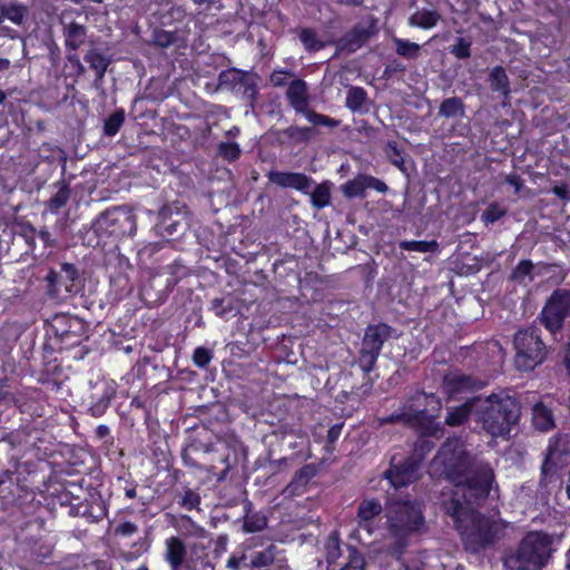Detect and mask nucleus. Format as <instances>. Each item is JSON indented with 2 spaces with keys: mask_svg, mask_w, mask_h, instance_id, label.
I'll return each instance as SVG.
<instances>
[{
  "mask_svg": "<svg viewBox=\"0 0 570 570\" xmlns=\"http://www.w3.org/2000/svg\"><path fill=\"white\" fill-rule=\"evenodd\" d=\"M430 472L444 476L454 485H466L478 498L495 499L498 487L493 484V471L488 466L472 469V458L460 439H449L431 462Z\"/></svg>",
  "mask_w": 570,
  "mask_h": 570,
  "instance_id": "nucleus-1",
  "label": "nucleus"
},
{
  "mask_svg": "<svg viewBox=\"0 0 570 570\" xmlns=\"http://www.w3.org/2000/svg\"><path fill=\"white\" fill-rule=\"evenodd\" d=\"M474 503L476 501H443L442 507L453 519L466 546L478 551L499 540L505 524L480 514Z\"/></svg>",
  "mask_w": 570,
  "mask_h": 570,
  "instance_id": "nucleus-2",
  "label": "nucleus"
},
{
  "mask_svg": "<svg viewBox=\"0 0 570 570\" xmlns=\"http://www.w3.org/2000/svg\"><path fill=\"white\" fill-rule=\"evenodd\" d=\"M520 407L517 400L507 392H499L485 399L479 397L476 419L492 436H505L517 424Z\"/></svg>",
  "mask_w": 570,
  "mask_h": 570,
  "instance_id": "nucleus-3",
  "label": "nucleus"
},
{
  "mask_svg": "<svg viewBox=\"0 0 570 570\" xmlns=\"http://www.w3.org/2000/svg\"><path fill=\"white\" fill-rule=\"evenodd\" d=\"M386 517L391 532L400 542L424 525L420 501H387Z\"/></svg>",
  "mask_w": 570,
  "mask_h": 570,
  "instance_id": "nucleus-4",
  "label": "nucleus"
},
{
  "mask_svg": "<svg viewBox=\"0 0 570 570\" xmlns=\"http://www.w3.org/2000/svg\"><path fill=\"white\" fill-rule=\"evenodd\" d=\"M440 400L434 394L416 393L402 407L401 413L390 416L384 422H404L405 424L424 428L425 423L436 416Z\"/></svg>",
  "mask_w": 570,
  "mask_h": 570,
  "instance_id": "nucleus-5",
  "label": "nucleus"
},
{
  "mask_svg": "<svg viewBox=\"0 0 570 570\" xmlns=\"http://www.w3.org/2000/svg\"><path fill=\"white\" fill-rule=\"evenodd\" d=\"M514 364L520 371H532L546 358V347L534 330L519 331L514 336Z\"/></svg>",
  "mask_w": 570,
  "mask_h": 570,
  "instance_id": "nucleus-6",
  "label": "nucleus"
},
{
  "mask_svg": "<svg viewBox=\"0 0 570 570\" xmlns=\"http://www.w3.org/2000/svg\"><path fill=\"white\" fill-rule=\"evenodd\" d=\"M570 316V292L556 291L541 312V322L550 331H558Z\"/></svg>",
  "mask_w": 570,
  "mask_h": 570,
  "instance_id": "nucleus-7",
  "label": "nucleus"
},
{
  "mask_svg": "<svg viewBox=\"0 0 570 570\" xmlns=\"http://www.w3.org/2000/svg\"><path fill=\"white\" fill-rule=\"evenodd\" d=\"M390 334L391 328L385 324L367 327L363 340L361 356V363L365 371H370L373 367L382 346Z\"/></svg>",
  "mask_w": 570,
  "mask_h": 570,
  "instance_id": "nucleus-8",
  "label": "nucleus"
},
{
  "mask_svg": "<svg viewBox=\"0 0 570 570\" xmlns=\"http://www.w3.org/2000/svg\"><path fill=\"white\" fill-rule=\"evenodd\" d=\"M551 540L542 532H530L520 542L518 549L532 563H537V570H540L549 557Z\"/></svg>",
  "mask_w": 570,
  "mask_h": 570,
  "instance_id": "nucleus-9",
  "label": "nucleus"
},
{
  "mask_svg": "<svg viewBox=\"0 0 570 570\" xmlns=\"http://www.w3.org/2000/svg\"><path fill=\"white\" fill-rule=\"evenodd\" d=\"M249 561L245 567L250 570H288L285 551L275 544H269L263 550L248 553Z\"/></svg>",
  "mask_w": 570,
  "mask_h": 570,
  "instance_id": "nucleus-10",
  "label": "nucleus"
},
{
  "mask_svg": "<svg viewBox=\"0 0 570 570\" xmlns=\"http://www.w3.org/2000/svg\"><path fill=\"white\" fill-rule=\"evenodd\" d=\"M564 454V444L561 438H553L547 449L546 459L541 466L542 481L541 484L559 485L558 464Z\"/></svg>",
  "mask_w": 570,
  "mask_h": 570,
  "instance_id": "nucleus-11",
  "label": "nucleus"
},
{
  "mask_svg": "<svg viewBox=\"0 0 570 570\" xmlns=\"http://www.w3.org/2000/svg\"><path fill=\"white\" fill-rule=\"evenodd\" d=\"M417 475L419 463L409 459L401 464H392L381 481L389 488L397 490L414 482L417 479Z\"/></svg>",
  "mask_w": 570,
  "mask_h": 570,
  "instance_id": "nucleus-12",
  "label": "nucleus"
},
{
  "mask_svg": "<svg viewBox=\"0 0 570 570\" xmlns=\"http://www.w3.org/2000/svg\"><path fill=\"white\" fill-rule=\"evenodd\" d=\"M481 384L459 371L449 372L443 379V392L448 395L449 400H459L466 394L480 389Z\"/></svg>",
  "mask_w": 570,
  "mask_h": 570,
  "instance_id": "nucleus-13",
  "label": "nucleus"
},
{
  "mask_svg": "<svg viewBox=\"0 0 570 570\" xmlns=\"http://www.w3.org/2000/svg\"><path fill=\"white\" fill-rule=\"evenodd\" d=\"M267 177L271 183L283 187L294 188L296 190L308 193L312 187L313 180L301 173H284V171H269Z\"/></svg>",
  "mask_w": 570,
  "mask_h": 570,
  "instance_id": "nucleus-14",
  "label": "nucleus"
},
{
  "mask_svg": "<svg viewBox=\"0 0 570 570\" xmlns=\"http://www.w3.org/2000/svg\"><path fill=\"white\" fill-rule=\"evenodd\" d=\"M61 505L68 507L71 515L81 517L89 522L98 521L107 513L105 501H79L76 505H70L69 501H61Z\"/></svg>",
  "mask_w": 570,
  "mask_h": 570,
  "instance_id": "nucleus-15",
  "label": "nucleus"
},
{
  "mask_svg": "<svg viewBox=\"0 0 570 570\" xmlns=\"http://www.w3.org/2000/svg\"><path fill=\"white\" fill-rule=\"evenodd\" d=\"M165 560L168 562L170 570H181L187 561V548L183 540L178 537H170L165 542Z\"/></svg>",
  "mask_w": 570,
  "mask_h": 570,
  "instance_id": "nucleus-16",
  "label": "nucleus"
},
{
  "mask_svg": "<svg viewBox=\"0 0 570 570\" xmlns=\"http://www.w3.org/2000/svg\"><path fill=\"white\" fill-rule=\"evenodd\" d=\"M478 405L479 397H473L459 406L451 407L445 417V423L450 426H459L463 424L473 410L476 412Z\"/></svg>",
  "mask_w": 570,
  "mask_h": 570,
  "instance_id": "nucleus-17",
  "label": "nucleus"
},
{
  "mask_svg": "<svg viewBox=\"0 0 570 570\" xmlns=\"http://www.w3.org/2000/svg\"><path fill=\"white\" fill-rule=\"evenodd\" d=\"M286 95L287 99L289 100V104L297 112L306 111V107H308V100L307 87L305 81L301 79L292 81Z\"/></svg>",
  "mask_w": 570,
  "mask_h": 570,
  "instance_id": "nucleus-18",
  "label": "nucleus"
},
{
  "mask_svg": "<svg viewBox=\"0 0 570 570\" xmlns=\"http://www.w3.org/2000/svg\"><path fill=\"white\" fill-rule=\"evenodd\" d=\"M315 475V469L312 465L303 466L295 475L293 482L287 487L288 495L299 497L306 492L309 481Z\"/></svg>",
  "mask_w": 570,
  "mask_h": 570,
  "instance_id": "nucleus-19",
  "label": "nucleus"
},
{
  "mask_svg": "<svg viewBox=\"0 0 570 570\" xmlns=\"http://www.w3.org/2000/svg\"><path fill=\"white\" fill-rule=\"evenodd\" d=\"M381 512L382 505L379 501H362L357 511L360 527L371 534L372 528L370 521Z\"/></svg>",
  "mask_w": 570,
  "mask_h": 570,
  "instance_id": "nucleus-20",
  "label": "nucleus"
},
{
  "mask_svg": "<svg viewBox=\"0 0 570 570\" xmlns=\"http://www.w3.org/2000/svg\"><path fill=\"white\" fill-rule=\"evenodd\" d=\"M267 525V517L262 512H257L253 510L252 502H247L245 505V517H244V531L252 533L262 531Z\"/></svg>",
  "mask_w": 570,
  "mask_h": 570,
  "instance_id": "nucleus-21",
  "label": "nucleus"
},
{
  "mask_svg": "<svg viewBox=\"0 0 570 570\" xmlns=\"http://www.w3.org/2000/svg\"><path fill=\"white\" fill-rule=\"evenodd\" d=\"M326 561L328 570H337L342 557L341 541L336 531L332 532L325 543Z\"/></svg>",
  "mask_w": 570,
  "mask_h": 570,
  "instance_id": "nucleus-22",
  "label": "nucleus"
},
{
  "mask_svg": "<svg viewBox=\"0 0 570 570\" xmlns=\"http://www.w3.org/2000/svg\"><path fill=\"white\" fill-rule=\"evenodd\" d=\"M532 422L535 429L549 431L554 425L553 414L548 406L539 402L533 406Z\"/></svg>",
  "mask_w": 570,
  "mask_h": 570,
  "instance_id": "nucleus-23",
  "label": "nucleus"
},
{
  "mask_svg": "<svg viewBox=\"0 0 570 570\" xmlns=\"http://www.w3.org/2000/svg\"><path fill=\"white\" fill-rule=\"evenodd\" d=\"M504 570H537V563L525 559L519 549L509 552L503 560Z\"/></svg>",
  "mask_w": 570,
  "mask_h": 570,
  "instance_id": "nucleus-24",
  "label": "nucleus"
},
{
  "mask_svg": "<svg viewBox=\"0 0 570 570\" xmlns=\"http://www.w3.org/2000/svg\"><path fill=\"white\" fill-rule=\"evenodd\" d=\"M440 16L434 10H419L410 17V24L423 29H431L436 26Z\"/></svg>",
  "mask_w": 570,
  "mask_h": 570,
  "instance_id": "nucleus-25",
  "label": "nucleus"
},
{
  "mask_svg": "<svg viewBox=\"0 0 570 570\" xmlns=\"http://www.w3.org/2000/svg\"><path fill=\"white\" fill-rule=\"evenodd\" d=\"M490 85L494 91L501 92L504 97L509 96V80L503 68L495 67L492 69L490 73Z\"/></svg>",
  "mask_w": 570,
  "mask_h": 570,
  "instance_id": "nucleus-26",
  "label": "nucleus"
},
{
  "mask_svg": "<svg viewBox=\"0 0 570 570\" xmlns=\"http://www.w3.org/2000/svg\"><path fill=\"white\" fill-rule=\"evenodd\" d=\"M347 561L341 563L337 570H364L365 558L364 556L353 546H346Z\"/></svg>",
  "mask_w": 570,
  "mask_h": 570,
  "instance_id": "nucleus-27",
  "label": "nucleus"
},
{
  "mask_svg": "<svg viewBox=\"0 0 570 570\" xmlns=\"http://www.w3.org/2000/svg\"><path fill=\"white\" fill-rule=\"evenodd\" d=\"M400 248L419 253H435L439 250L436 240H403Z\"/></svg>",
  "mask_w": 570,
  "mask_h": 570,
  "instance_id": "nucleus-28",
  "label": "nucleus"
},
{
  "mask_svg": "<svg viewBox=\"0 0 570 570\" xmlns=\"http://www.w3.org/2000/svg\"><path fill=\"white\" fill-rule=\"evenodd\" d=\"M312 205L317 208L326 207L331 202V188L327 183L317 185L311 193Z\"/></svg>",
  "mask_w": 570,
  "mask_h": 570,
  "instance_id": "nucleus-29",
  "label": "nucleus"
},
{
  "mask_svg": "<svg viewBox=\"0 0 570 570\" xmlns=\"http://www.w3.org/2000/svg\"><path fill=\"white\" fill-rule=\"evenodd\" d=\"M366 190V175H360L342 186L343 194L348 198L362 196Z\"/></svg>",
  "mask_w": 570,
  "mask_h": 570,
  "instance_id": "nucleus-30",
  "label": "nucleus"
},
{
  "mask_svg": "<svg viewBox=\"0 0 570 570\" xmlns=\"http://www.w3.org/2000/svg\"><path fill=\"white\" fill-rule=\"evenodd\" d=\"M85 60L90 65V67L96 71L98 77H102L107 67L109 65V60L97 50H90L86 56Z\"/></svg>",
  "mask_w": 570,
  "mask_h": 570,
  "instance_id": "nucleus-31",
  "label": "nucleus"
},
{
  "mask_svg": "<svg viewBox=\"0 0 570 570\" xmlns=\"http://www.w3.org/2000/svg\"><path fill=\"white\" fill-rule=\"evenodd\" d=\"M534 266L530 261L520 262L512 272L511 278L515 282L527 285L532 281V271Z\"/></svg>",
  "mask_w": 570,
  "mask_h": 570,
  "instance_id": "nucleus-32",
  "label": "nucleus"
},
{
  "mask_svg": "<svg viewBox=\"0 0 570 570\" xmlns=\"http://www.w3.org/2000/svg\"><path fill=\"white\" fill-rule=\"evenodd\" d=\"M0 11L4 19L10 20L14 24H21L27 13V9L22 4L2 6Z\"/></svg>",
  "mask_w": 570,
  "mask_h": 570,
  "instance_id": "nucleus-33",
  "label": "nucleus"
},
{
  "mask_svg": "<svg viewBox=\"0 0 570 570\" xmlns=\"http://www.w3.org/2000/svg\"><path fill=\"white\" fill-rule=\"evenodd\" d=\"M298 37L306 50L317 51L324 47V42L311 29H302Z\"/></svg>",
  "mask_w": 570,
  "mask_h": 570,
  "instance_id": "nucleus-34",
  "label": "nucleus"
},
{
  "mask_svg": "<svg viewBox=\"0 0 570 570\" xmlns=\"http://www.w3.org/2000/svg\"><path fill=\"white\" fill-rule=\"evenodd\" d=\"M394 43L396 46V53L405 58H415L420 51V46L409 40L394 38Z\"/></svg>",
  "mask_w": 570,
  "mask_h": 570,
  "instance_id": "nucleus-35",
  "label": "nucleus"
},
{
  "mask_svg": "<svg viewBox=\"0 0 570 570\" xmlns=\"http://www.w3.org/2000/svg\"><path fill=\"white\" fill-rule=\"evenodd\" d=\"M366 99V94L362 88H351L346 97V106L352 110L362 108Z\"/></svg>",
  "mask_w": 570,
  "mask_h": 570,
  "instance_id": "nucleus-36",
  "label": "nucleus"
},
{
  "mask_svg": "<svg viewBox=\"0 0 570 570\" xmlns=\"http://www.w3.org/2000/svg\"><path fill=\"white\" fill-rule=\"evenodd\" d=\"M125 120V115L122 111H116L105 121L104 131L107 136H115L120 127L122 126Z\"/></svg>",
  "mask_w": 570,
  "mask_h": 570,
  "instance_id": "nucleus-37",
  "label": "nucleus"
},
{
  "mask_svg": "<svg viewBox=\"0 0 570 570\" xmlns=\"http://www.w3.org/2000/svg\"><path fill=\"white\" fill-rule=\"evenodd\" d=\"M463 105L459 98L445 99L440 107V114L444 117H454L462 112Z\"/></svg>",
  "mask_w": 570,
  "mask_h": 570,
  "instance_id": "nucleus-38",
  "label": "nucleus"
},
{
  "mask_svg": "<svg viewBox=\"0 0 570 570\" xmlns=\"http://www.w3.org/2000/svg\"><path fill=\"white\" fill-rule=\"evenodd\" d=\"M77 276H78L77 269L72 264L63 263L61 265L60 278H61V282H65V288H66L67 293L72 292L73 282L77 278Z\"/></svg>",
  "mask_w": 570,
  "mask_h": 570,
  "instance_id": "nucleus-39",
  "label": "nucleus"
},
{
  "mask_svg": "<svg viewBox=\"0 0 570 570\" xmlns=\"http://www.w3.org/2000/svg\"><path fill=\"white\" fill-rule=\"evenodd\" d=\"M70 196V191L67 186H61L58 191L55 194V196L51 197L49 202V208L51 212H58L60 208H62Z\"/></svg>",
  "mask_w": 570,
  "mask_h": 570,
  "instance_id": "nucleus-40",
  "label": "nucleus"
},
{
  "mask_svg": "<svg viewBox=\"0 0 570 570\" xmlns=\"http://www.w3.org/2000/svg\"><path fill=\"white\" fill-rule=\"evenodd\" d=\"M507 209L501 207L499 204H491L482 214L481 219L485 224H493L499 220L502 216H504Z\"/></svg>",
  "mask_w": 570,
  "mask_h": 570,
  "instance_id": "nucleus-41",
  "label": "nucleus"
},
{
  "mask_svg": "<svg viewBox=\"0 0 570 570\" xmlns=\"http://www.w3.org/2000/svg\"><path fill=\"white\" fill-rule=\"evenodd\" d=\"M301 112L304 114L307 121L313 125H322V126H330V127H333L336 125V121H334L333 119L328 118L327 116L320 115L313 110H309L308 107H306V111H301Z\"/></svg>",
  "mask_w": 570,
  "mask_h": 570,
  "instance_id": "nucleus-42",
  "label": "nucleus"
},
{
  "mask_svg": "<svg viewBox=\"0 0 570 570\" xmlns=\"http://www.w3.org/2000/svg\"><path fill=\"white\" fill-rule=\"evenodd\" d=\"M83 38H85V29L81 26L71 24L69 27L67 43L70 47L76 49L83 41Z\"/></svg>",
  "mask_w": 570,
  "mask_h": 570,
  "instance_id": "nucleus-43",
  "label": "nucleus"
},
{
  "mask_svg": "<svg viewBox=\"0 0 570 570\" xmlns=\"http://www.w3.org/2000/svg\"><path fill=\"white\" fill-rule=\"evenodd\" d=\"M219 154L225 159L234 161L239 157L240 149L236 142H223L219 145Z\"/></svg>",
  "mask_w": 570,
  "mask_h": 570,
  "instance_id": "nucleus-44",
  "label": "nucleus"
},
{
  "mask_svg": "<svg viewBox=\"0 0 570 570\" xmlns=\"http://www.w3.org/2000/svg\"><path fill=\"white\" fill-rule=\"evenodd\" d=\"M249 556L247 552H242L240 554H232L228 560L226 567L230 570H240L245 567V563H248Z\"/></svg>",
  "mask_w": 570,
  "mask_h": 570,
  "instance_id": "nucleus-45",
  "label": "nucleus"
},
{
  "mask_svg": "<svg viewBox=\"0 0 570 570\" xmlns=\"http://www.w3.org/2000/svg\"><path fill=\"white\" fill-rule=\"evenodd\" d=\"M470 41L464 38H458L455 45L451 49V52L460 59L468 58L470 57Z\"/></svg>",
  "mask_w": 570,
  "mask_h": 570,
  "instance_id": "nucleus-46",
  "label": "nucleus"
},
{
  "mask_svg": "<svg viewBox=\"0 0 570 570\" xmlns=\"http://www.w3.org/2000/svg\"><path fill=\"white\" fill-rule=\"evenodd\" d=\"M193 360H194V363L197 366L204 367V366H206L210 362L212 355H210V353H209V351L207 348H205V347H197L194 351Z\"/></svg>",
  "mask_w": 570,
  "mask_h": 570,
  "instance_id": "nucleus-47",
  "label": "nucleus"
},
{
  "mask_svg": "<svg viewBox=\"0 0 570 570\" xmlns=\"http://www.w3.org/2000/svg\"><path fill=\"white\" fill-rule=\"evenodd\" d=\"M386 155L390 158L391 163L397 167H401L403 164V158L397 147L393 142H389L386 146Z\"/></svg>",
  "mask_w": 570,
  "mask_h": 570,
  "instance_id": "nucleus-48",
  "label": "nucleus"
},
{
  "mask_svg": "<svg viewBox=\"0 0 570 570\" xmlns=\"http://www.w3.org/2000/svg\"><path fill=\"white\" fill-rule=\"evenodd\" d=\"M367 188H373L380 193H385L387 190V186L384 181L372 176H366V189Z\"/></svg>",
  "mask_w": 570,
  "mask_h": 570,
  "instance_id": "nucleus-49",
  "label": "nucleus"
},
{
  "mask_svg": "<svg viewBox=\"0 0 570 570\" xmlns=\"http://www.w3.org/2000/svg\"><path fill=\"white\" fill-rule=\"evenodd\" d=\"M137 525L131 522H124L116 528V533L121 535H131L137 532Z\"/></svg>",
  "mask_w": 570,
  "mask_h": 570,
  "instance_id": "nucleus-50",
  "label": "nucleus"
},
{
  "mask_svg": "<svg viewBox=\"0 0 570 570\" xmlns=\"http://www.w3.org/2000/svg\"><path fill=\"white\" fill-rule=\"evenodd\" d=\"M47 282L49 283L50 291L51 292H59V288H57L59 282L61 281L60 274L56 273L55 271H50L49 274L46 277Z\"/></svg>",
  "mask_w": 570,
  "mask_h": 570,
  "instance_id": "nucleus-51",
  "label": "nucleus"
},
{
  "mask_svg": "<svg viewBox=\"0 0 570 570\" xmlns=\"http://www.w3.org/2000/svg\"><path fill=\"white\" fill-rule=\"evenodd\" d=\"M271 81L275 86H283L284 82H285V72H283V71H275V72H273L272 76H271Z\"/></svg>",
  "mask_w": 570,
  "mask_h": 570,
  "instance_id": "nucleus-52",
  "label": "nucleus"
},
{
  "mask_svg": "<svg viewBox=\"0 0 570 570\" xmlns=\"http://www.w3.org/2000/svg\"><path fill=\"white\" fill-rule=\"evenodd\" d=\"M189 533L196 538H205L207 532L202 527L193 525V529Z\"/></svg>",
  "mask_w": 570,
  "mask_h": 570,
  "instance_id": "nucleus-53",
  "label": "nucleus"
},
{
  "mask_svg": "<svg viewBox=\"0 0 570 570\" xmlns=\"http://www.w3.org/2000/svg\"><path fill=\"white\" fill-rule=\"evenodd\" d=\"M340 430L341 429L337 428V426H333V428L330 429V431H328V439H330V441L333 442V441H335L337 439V436L340 434Z\"/></svg>",
  "mask_w": 570,
  "mask_h": 570,
  "instance_id": "nucleus-54",
  "label": "nucleus"
},
{
  "mask_svg": "<svg viewBox=\"0 0 570 570\" xmlns=\"http://www.w3.org/2000/svg\"><path fill=\"white\" fill-rule=\"evenodd\" d=\"M199 501H191V500H188V501H183V505L187 509H193L194 507H196V503H198Z\"/></svg>",
  "mask_w": 570,
  "mask_h": 570,
  "instance_id": "nucleus-55",
  "label": "nucleus"
},
{
  "mask_svg": "<svg viewBox=\"0 0 570 570\" xmlns=\"http://www.w3.org/2000/svg\"><path fill=\"white\" fill-rule=\"evenodd\" d=\"M181 570H196L193 561H189L187 560L184 566H183V569Z\"/></svg>",
  "mask_w": 570,
  "mask_h": 570,
  "instance_id": "nucleus-56",
  "label": "nucleus"
},
{
  "mask_svg": "<svg viewBox=\"0 0 570 570\" xmlns=\"http://www.w3.org/2000/svg\"><path fill=\"white\" fill-rule=\"evenodd\" d=\"M170 41H171V40L169 39V37H166V39H165V38H160V37H158V38H157V42H158L160 46H163V47H165V46L169 45V43H170Z\"/></svg>",
  "mask_w": 570,
  "mask_h": 570,
  "instance_id": "nucleus-57",
  "label": "nucleus"
},
{
  "mask_svg": "<svg viewBox=\"0 0 570 570\" xmlns=\"http://www.w3.org/2000/svg\"><path fill=\"white\" fill-rule=\"evenodd\" d=\"M554 194L558 195L559 197H564L566 196V189L562 188V187H556L553 189Z\"/></svg>",
  "mask_w": 570,
  "mask_h": 570,
  "instance_id": "nucleus-58",
  "label": "nucleus"
},
{
  "mask_svg": "<svg viewBox=\"0 0 570 570\" xmlns=\"http://www.w3.org/2000/svg\"><path fill=\"white\" fill-rule=\"evenodd\" d=\"M196 4H204V3H212L215 2V0H194Z\"/></svg>",
  "mask_w": 570,
  "mask_h": 570,
  "instance_id": "nucleus-59",
  "label": "nucleus"
},
{
  "mask_svg": "<svg viewBox=\"0 0 570 570\" xmlns=\"http://www.w3.org/2000/svg\"><path fill=\"white\" fill-rule=\"evenodd\" d=\"M7 95L4 91L0 90V105L6 100Z\"/></svg>",
  "mask_w": 570,
  "mask_h": 570,
  "instance_id": "nucleus-60",
  "label": "nucleus"
},
{
  "mask_svg": "<svg viewBox=\"0 0 570 570\" xmlns=\"http://www.w3.org/2000/svg\"><path fill=\"white\" fill-rule=\"evenodd\" d=\"M9 478H10V476H9V473H8V472H6V473H4V475H3V478H0V485H2V484L6 482V479H9Z\"/></svg>",
  "mask_w": 570,
  "mask_h": 570,
  "instance_id": "nucleus-61",
  "label": "nucleus"
},
{
  "mask_svg": "<svg viewBox=\"0 0 570 570\" xmlns=\"http://www.w3.org/2000/svg\"><path fill=\"white\" fill-rule=\"evenodd\" d=\"M509 183H510L511 185H514L517 189L519 188L518 183H517V180H515L514 178H510V179H509Z\"/></svg>",
  "mask_w": 570,
  "mask_h": 570,
  "instance_id": "nucleus-62",
  "label": "nucleus"
},
{
  "mask_svg": "<svg viewBox=\"0 0 570 570\" xmlns=\"http://www.w3.org/2000/svg\"><path fill=\"white\" fill-rule=\"evenodd\" d=\"M122 215H124V217H125L126 219H129V218H130V215H129L128 213H122Z\"/></svg>",
  "mask_w": 570,
  "mask_h": 570,
  "instance_id": "nucleus-63",
  "label": "nucleus"
},
{
  "mask_svg": "<svg viewBox=\"0 0 570 570\" xmlns=\"http://www.w3.org/2000/svg\"><path fill=\"white\" fill-rule=\"evenodd\" d=\"M4 17H2V13L0 12V23L3 21Z\"/></svg>",
  "mask_w": 570,
  "mask_h": 570,
  "instance_id": "nucleus-64",
  "label": "nucleus"
}]
</instances>
